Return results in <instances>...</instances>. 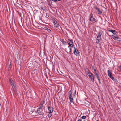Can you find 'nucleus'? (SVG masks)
Returning a JSON list of instances; mask_svg holds the SVG:
<instances>
[{
    "label": "nucleus",
    "mask_w": 121,
    "mask_h": 121,
    "mask_svg": "<svg viewBox=\"0 0 121 121\" xmlns=\"http://www.w3.org/2000/svg\"><path fill=\"white\" fill-rule=\"evenodd\" d=\"M9 81L12 86L11 90L16 95L17 93V90L16 87V84L14 81L11 78H9Z\"/></svg>",
    "instance_id": "nucleus-1"
},
{
    "label": "nucleus",
    "mask_w": 121,
    "mask_h": 121,
    "mask_svg": "<svg viewBox=\"0 0 121 121\" xmlns=\"http://www.w3.org/2000/svg\"><path fill=\"white\" fill-rule=\"evenodd\" d=\"M36 111L37 113L38 114L42 116V118H45L43 116L44 113L43 112V110L42 109L38 108Z\"/></svg>",
    "instance_id": "nucleus-2"
},
{
    "label": "nucleus",
    "mask_w": 121,
    "mask_h": 121,
    "mask_svg": "<svg viewBox=\"0 0 121 121\" xmlns=\"http://www.w3.org/2000/svg\"><path fill=\"white\" fill-rule=\"evenodd\" d=\"M89 21L92 22H95L97 20L93 17V14L92 13H90L89 15Z\"/></svg>",
    "instance_id": "nucleus-3"
},
{
    "label": "nucleus",
    "mask_w": 121,
    "mask_h": 121,
    "mask_svg": "<svg viewBox=\"0 0 121 121\" xmlns=\"http://www.w3.org/2000/svg\"><path fill=\"white\" fill-rule=\"evenodd\" d=\"M87 75L89 78L91 79V81L93 82H94V76L92 73L89 71L88 72Z\"/></svg>",
    "instance_id": "nucleus-4"
},
{
    "label": "nucleus",
    "mask_w": 121,
    "mask_h": 121,
    "mask_svg": "<svg viewBox=\"0 0 121 121\" xmlns=\"http://www.w3.org/2000/svg\"><path fill=\"white\" fill-rule=\"evenodd\" d=\"M68 44L69 46H68V48H69V47L70 48L72 47L73 46V41L72 40L69 39H68Z\"/></svg>",
    "instance_id": "nucleus-5"
},
{
    "label": "nucleus",
    "mask_w": 121,
    "mask_h": 121,
    "mask_svg": "<svg viewBox=\"0 0 121 121\" xmlns=\"http://www.w3.org/2000/svg\"><path fill=\"white\" fill-rule=\"evenodd\" d=\"M53 110V108L52 107L48 106V112L50 114H52V112Z\"/></svg>",
    "instance_id": "nucleus-6"
},
{
    "label": "nucleus",
    "mask_w": 121,
    "mask_h": 121,
    "mask_svg": "<svg viewBox=\"0 0 121 121\" xmlns=\"http://www.w3.org/2000/svg\"><path fill=\"white\" fill-rule=\"evenodd\" d=\"M29 113L33 116H35L37 115L36 111L35 109H34L33 111L30 112Z\"/></svg>",
    "instance_id": "nucleus-7"
},
{
    "label": "nucleus",
    "mask_w": 121,
    "mask_h": 121,
    "mask_svg": "<svg viewBox=\"0 0 121 121\" xmlns=\"http://www.w3.org/2000/svg\"><path fill=\"white\" fill-rule=\"evenodd\" d=\"M112 38L114 39L117 40L119 41H120V39L118 38L116 34H114L112 36Z\"/></svg>",
    "instance_id": "nucleus-8"
},
{
    "label": "nucleus",
    "mask_w": 121,
    "mask_h": 121,
    "mask_svg": "<svg viewBox=\"0 0 121 121\" xmlns=\"http://www.w3.org/2000/svg\"><path fill=\"white\" fill-rule=\"evenodd\" d=\"M45 103V101L44 100L41 101L38 108L40 109H42V108L43 107V105Z\"/></svg>",
    "instance_id": "nucleus-9"
},
{
    "label": "nucleus",
    "mask_w": 121,
    "mask_h": 121,
    "mask_svg": "<svg viewBox=\"0 0 121 121\" xmlns=\"http://www.w3.org/2000/svg\"><path fill=\"white\" fill-rule=\"evenodd\" d=\"M73 48H74V54L76 56H77L78 55L79 52H78V49L76 48L75 47H73Z\"/></svg>",
    "instance_id": "nucleus-10"
},
{
    "label": "nucleus",
    "mask_w": 121,
    "mask_h": 121,
    "mask_svg": "<svg viewBox=\"0 0 121 121\" xmlns=\"http://www.w3.org/2000/svg\"><path fill=\"white\" fill-rule=\"evenodd\" d=\"M101 38L97 37L95 40L96 43L98 44H100L99 42L101 40Z\"/></svg>",
    "instance_id": "nucleus-11"
},
{
    "label": "nucleus",
    "mask_w": 121,
    "mask_h": 121,
    "mask_svg": "<svg viewBox=\"0 0 121 121\" xmlns=\"http://www.w3.org/2000/svg\"><path fill=\"white\" fill-rule=\"evenodd\" d=\"M107 73L108 76L111 79H112L114 77L112 75V73L110 71L108 70L107 71Z\"/></svg>",
    "instance_id": "nucleus-12"
},
{
    "label": "nucleus",
    "mask_w": 121,
    "mask_h": 121,
    "mask_svg": "<svg viewBox=\"0 0 121 121\" xmlns=\"http://www.w3.org/2000/svg\"><path fill=\"white\" fill-rule=\"evenodd\" d=\"M103 33V31L102 30L99 31L98 33L97 37L101 38V35Z\"/></svg>",
    "instance_id": "nucleus-13"
},
{
    "label": "nucleus",
    "mask_w": 121,
    "mask_h": 121,
    "mask_svg": "<svg viewBox=\"0 0 121 121\" xmlns=\"http://www.w3.org/2000/svg\"><path fill=\"white\" fill-rule=\"evenodd\" d=\"M95 9L97 10L99 14H101L102 13V12L101 11L96 7H95Z\"/></svg>",
    "instance_id": "nucleus-14"
},
{
    "label": "nucleus",
    "mask_w": 121,
    "mask_h": 121,
    "mask_svg": "<svg viewBox=\"0 0 121 121\" xmlns=\"http://www.w3.org/2000/svg\"><path fill=\"white\" fill-rule=\"evenodd\" d=\"M54 26H55L57 28H58L59 29H60V28H61L59 25L58 23L56 25H55Z\"/></svg>",
    "instance_id": "nucleus-15"
},
{
    "label": "nucleus",
    "mask_w": 121,
    "mask_h": 121,
    "mask_svg": "<svg viewBox=\"0 0 121 121\" xmlns=\"http://www.w3.org/2000/svg\"><path fill=\"white\" fill-rule=\"evenodd\" d=\"M44 29L45 30L47 31L49 33H51V31L49 29H48L47 27H45Z\"/></svg>",
    "instance_id": "nucleus-16"
},
{
    "label": "nucleus",
    "mask_w": 121,
    "mask_h": 121,
    "mask_svg": "<svg viewBox=\"0 0 121 121\" xmlns=\"http://www.w3.org/2000/svg\"><path fill=\"white\" fill-rule=\"evenodd\" d=\"M69 95V98H72V94L71 91V90L70 91L68 92Z\"/></svg>",
    "instance_id": "nucleus-17"
},
{
    "label": "nucleus",
    "mask_w": 121,
    "mask_h": 121,
    "mask_svg": "<svg viewBox=\"0 0 121 121\" xmlns=\"http://www.w3.org/2000/svg\"><path fill=\"white\" fill-rule=\"evenodd\" d=\"M108 31L110 32H111V33L114 34L116 31L114 30H112V29H110L108 30Z\"/></svg>",
    "instance_id": "nucleus-18"
},
{
    "label": "nucleus",
    "mask_w": 121,
    "mask_h": 121,
    "mask_svg": "<svg viewBox=\"0 0 121 121\" xmlns=\"http://www.w3.org/2000/svg\"><path fill=\"white\" fill-rule=\"evenodd\" d=\"M113 81L115 82L116 83H117L118 82L117 80L114 77L112 79Z\"/></svg>",
    "instance_id": "nucleus-19"
},
{
    "label": "nucleus",
    "mask_w": 121,
    "mask_h": 121,
    "mask_svg": "<svg viewBox=\"0 0 121 121\" xmlns=\"http://www.w3.org/2000/svg\"><path fill=\"white\" fill-rule=\"evenodd\" d=\"M62 41H61L62 42L63 44L65 45H66V42L65 41H64L63 39H62Z\"/></svg>",
    "instance_id": "nucleus-20"
},
{
    "label": "nucleus",
    "mask_w": 121,
    "mask_h": 121,
    "mask_svg": "<svg viewBox=\"0 0 121 121\" xmlns=\"http://www.w3.org/2000/svg\"><path fill=\"white\" fill-rule=\"evenodd\" d=\"M53 23L54 25H56L58 23L57 21L55 20L53 21Z\"/></svg>",
    "instance_id": "nucleus-21"
},
{
    "label": "nucleus",
    "mask_w": 121,
    "mask_h": 121,
    "mask_svg": "<svg viewBox=\"0 0 121 121\" xmlns=\"http://www.w3.org/2000/svg\"><path fill=\"white\" fill-rule=\"evenodd\" d=\"M69 99L70 102L73 103V97L72 98H69Z\"/></svg>",
    "instance_id": "nucleus-22"
},
{
    "label": "nucleus",
    "mask_w": 121,
    "mask_h": 121,
    "mask_svg": "<svg viewBox=\"0 0 121 121\" xmlns=\"http://www.w3.org/2000/svg\"><path fill=\"white\" fill-rule=\"evenodd\" d=\"M86 116H84L82 117V119H85L86 118Z\"/></svg>",
    "instance_id": "nucleus-23"
},
{
    "label": "nucleus",
    "mask_w": 121,
    "mask_h": 121,
    "mask_svg": "<svg viewBox=\"0 0 121 121\" xmlns=\"http://www.w3.org/2000/svg\"><path fill=\"white\" fill-rule=\"evenodd\" d=\"M96 77H97V78L98 80V79H100L99 77V75L97 74L96 76Z\"/></svg>",
    "instance_id": "nucleus-24"
},
{
    "label": "nucleus",
    "mask_w": 121,
    "mask_h": 121,
    "mask_svg": "<svg viewBox=\"0 0 121 121\" xmlns=\"http://www.w3.org/2000/svg\"><path fill=\"white\" fill-rule=\"evenodd\" d=\"M52 114H50V115H48V117H49V118H50V117H51V116H52Z\"/></svg>",
    "instance_id": "nucleus-25"
},
{
    "label": "nucleus",
    "mask_w": 121,
    "mask_h": 121,
    "mask_svg": "<svg viewBox=\"0 0 121 121\" xmlns=\"http://www.w3.org/2000/svg\"><path fill=\"white\" fill-rule=\"evenodd\" d=\"M60 0H52V1H54V2H56L57 1H60Z\"/></svg>",
    "instance_id": "nucleus-26"
},
{
    "label": "nucleus",
    "mask_w": 121,
    "mask_h": 121,
    "mask_svg": "<svg viewBox=\"0 0 121 121\" xmlns=\"http://www.w3.org/2000/svg\"><path fill=\"white\" fill-rule=\"evenodd\" d=\"M98 80L99 81V84H100L101 83V82L100 79H98Z\"/></svg>",
    "instance_id": "nucleus-27"
},
{
    "label": "nucleus",
    "mask_w": 121,
    "mask_h": 121,
    "mask_svg": "<svg viewBox=\"0 0 121 121\" xmlns=\"http://www.w3.org/2000/svg\"><path fill=\"white\" fill-rule=\"evenodd\" d=\"M45 9V8H43V7H41V9L44 10Z\"/></svg>",
    "instance_id": "nucleus-28"
},
{
    "label": "nucleus",
    "mask_w": 121,
    "mask_h": 121,
    "mask_svg": "<svg viewBox=\"0 0 121 121\" xmlns=\"http://www.w3.org/2000/svg\"><path fill=\"white\" fill-rule=\"evenodd\" d=\"M95 74L96 75H96H98L97 73H96V71L95 72Z\"/></svg>",
    "instance_id": "nucleus-29"
},
{
    "label": "nucleus",
    "mask_w": 121,
    "mask_h": 121,
    "mask_svg": "<svg viewBox=\"0 0 121 121\" xmlns=\"http://www.w3.org/2000/svg\"><path fill=\"white\" fill-rule=\"evenodd\" d=\"M119 68L120 69V70L121 71V66H120L119 67Z\"/></svg>",
    "instance_id": "nucleus-30"
},
{
    "label": "nucleus",
    "mask_w": 121,
    "mask_h": 121,
    "mask_svg": "<svg viewBox=\"0 0 121 121\" xmlns=\"http://www.w3.org/2000/svg\"><path fill=\"white\" fill-rule=\"evenodd\" d=\"M78 121H81V119H78Z\"/></svg>",
    "instance_id": "nucleus-31"
},
{
    "label": "nucleus",
    "mask_w": 121,
    "mask_h": 121,
    "mask_svg": "<svg viewBox=\"0 0 121 121\" xmlns=\"http://www.w3.org/2000/svg\"><path fill=\"white\" fill-rule=\"evenodd\" d=\"M94 72H95L96 71V70L95 69H94Z\"/></svg>",
    "instance_id": "nucleus-32"
},
{
    "label": "nucleus",
    "mask_w": 121,
    "mask_h": 121,
    "mask_svg": "<svg viewBox=\"0 0 121 121\" xmlns=\"http://www.w3.org/2000/svg\"><path fill=\"white\" fill-rule=\"evenodd\" d=\"M70 49V50H71V49L70 48V49Z\"/></svg>",
    "instance_id": "nucleus-33"
},
{
    "label": "nucleus",
    "mask_w": 121,
    "mask_h": 121,
    "mask_svg": "<svg viewBox=\"0 0 121 121\" xmlns=\"http://www.w3.org/2000/svg\"><path fill=\"white\" fill-rule=\"evenodd\" d=\"M76 91L75 90V92L76 93Z\"/></svg>",
    "instance_id": "nucleus-34"
}]
</instances>
